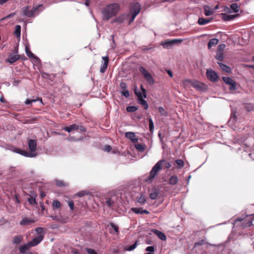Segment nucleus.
Here are the masks:
<instances>
[{
  "instance_id": "obj_1",
  "label": "nucleus",
  "mask_w": 254,
  "mask_h": 254,
  "mask_svg": "<svg viewBox=\"0 0 254 254\" xmlns=\"http://www.w3.org/2000/svg\"><path fill=\"white\" fill-rule=\"evenodd\" d=\"M119 10L120 5L118 3H114L108 5L102 11L103 19L107 21L109 20L116 15Z\"/></svg>"
},
{
  "instance_id": "obj_2",
  "label": "nucleus",
  "mask_w": 254,
  "mask_h": 254,
  "mask_svg": "<svg viewBox=\"0 0 254 254\" xmlns=\"http://www.w3.org/2000/svg\"><path fill=\"white\" fill-rule=\"evenodd\" d=\"M28 147L31 152L24 150L15 147L13 149L14 152L21 154L27 157H34L36 156V154L33 153L32 152L35 151L37 148L36 141L34 139H30L28 141Z\"/></svg>"
},
{
  "instance_id": "obj_3",
  "label": "nucleus",
  "mask_w": 254,
  "mask_h": 254,
  "mask_svg": "<svg viewBox=\"0 0 254 254\" xmlns=\"http://www.w3.org/2000/svg\"><path fill=\"white\" fill-rule=\"evenodd\" d=\"M182 84L185 88L192 87L199 91H204L207 89V86L206 84L197 80L187 79L184 80Z\"/></svg>"
},
{
  "instance_id": "obj_4",
  "label": "nucleus",
  "mask_w": 254,
  "mask_h": 254,
  "mask_svg": "<svg viewBox=\"0 0 254 254\" xmlns=\"http://www.w3.org/2000/svg\"><path fill=\"white\" fill-rule=\"evenodd\" d=\"M140 88L142 92L137 90V87L135 86L134 88V92L135 94L136 95L138 100V103L141 105L145 110H147L148 108V105L146 101L143 98H146L147 97L146 90L143 87V85L140 86Z\"/></svg>"
},
{
  "instance_id": "obj_5",
  "label": "nucleus",
  "mask_w": 254,
  "mask_h": 254,
  "mask_svg": "<svg viewBox=\"0 0 254 254\" xmlns=\"http://www.w3.org/2000/svg\"><path fill=\"white\" fill-rule=\"evenodd\" d=\"M162 161H159L153 167L148 178L145 180V182L150 183L152 182L153 179L158 174V172L161 170Z\"/></svg>"
},
{
  "instance_id": "obj_6",
  "label": "nucleus",
  "mask_w": 254,
  "mask_h": 254,
  "mask_svg": "<svg viewBox=\"0 0 254 254\" xmlns=\"http://www.w3.org/2000/svg\"><path fill=\"white\" fill-rule=\"evenodd\" d=\"M43 5L40 4L37 6H34L31 9H29V6H26L23 8V14L28 17H31L34 15L35 12H36L40 9V10H43Z\"/></svg>"
},
{
  "instance_id": "obj_7",
  "label": "nucleus",
  "mask_w": 254,
  "mask_h": 254,
  "mask_svg": "<svg viewBox=\"0 0 254 254\" xmlns=\"http://www.w3.org/2000/svg\"><path fill=\"white\" fill-rule=\"evenodd\" d=\"M237 221L241 222L242 227L245 228L251 225H254V223H253V222L254 221V216L252 214L244 218H239L236 220V222Z\"/></svg>"
},
{
  "instance_id": "obj_8",
  "label": "nucleus",
  "mask_w": 254,
  "mask_h": 254,
  "mask_svg": "<svg viewBox=\"0 0 254 254\" xmlns=\"http://www.w3.org/2000/svg\"><path fill=\"white\" fill-rule=\"evenodd\" d=\"M139 71L142 73L147 82L152 85L154 84V81L151 74L143 66L139 67Z\"/></svg>"
},
{
  "instance_id": "obj_9",
  "label": "nucleus",
  "mask_w": 254,
  "mask_h": 254,
  "mask_svg": "<svg viewBox=\"0 0 254 254\" xmlns=\"http://www.w3.org/2000/svg\"><path fill=\"white\" fill-rule=\"evenodd\" d=\"M206 75L207 78L212 82H215L218 80V74L211 68L207 70Z\"/></svg>"
},
{
  "instance_id": "obj_10",
  "label": "nucleus",
  "mask_w": 254,
  "mask_h": 254,
  "mask_svg": "<svg viewBox=\"0 0 254 254\" xmlns=\"http://www.w3.org/2000/svg\"><path fill=\"white\" fill-rule=\"evenodd\" d=\"M182 39H175L171 40H168L162 42L161 45L164 48L169 49L171 48L173 45L181 43L182 42Z\"/></svg>"
},
{
  "instance_id": "obj_11",
  "label": "nucleus",
  "mask_w": 254,
  "mask_h": 254,
  "mask_svg": "<svg viewBox=\"0 0 254 254\" xmlns=\"http://www.w3.org/2000/svg\"><path fill=\"white\" fill-rule=\"evenodd\" d=\"M222 79L226 84L230 85V90L234 91L236 89L237 83L231 78L229 77H223Z\"/></svg>"
},
{
  "instance_id": "obj_12",
  "label": "nucleus",
  "mask_w": 254,
  "mask_h": 254,
  "mask_svg": "<svg viewBox=\"0 0 254 254\" xmlns=\"http://www.w3.org/2000/svg\"><path fill=\"white\" fill-rule=\"evenodd\" d=\"M117 200V197L116 196L114 195L110 197L106 198L105 203L108 207L113 208L116 206Z\"/></svg>"
},
{
  "instance_id": "obj_13",
  "label": "nucleus",
  "mask_w": 254,
  "mask_h": 254,
  "mask_svg": "<svg viewBox=\"0 0 254 254\" xmlns=\"http://www.w3.org/2000/svg\"><path fill=\"white\" fill-rule=\"evenodd\" d=\"M140 11V5L138 2L132 4L130 7V13L131 14L137 15Z\"/></svg>"
},
{
  "instance_id": "obj_14",
  "label": "nucleus",
  "mask_w": 254,
  "mask_h": 254,
  "mask_svg": "<svg viewBox=\"0 0 254 254\" xmlns=\"http://www.w3.org/2000/svg\"><path fill=\"white\" fill-rule=\"evenodd\" d=\"M21 58V56L19 55H13L9 54L8 58L5 59V62L7 63H9L10 64H12L14 63L15 62L18 61L19 59Z\"/></svg>"
},
{
  "instance_id": "obj_15",
  "label": "nucleus",
  "mask_w": 254,
  "mask_h": 254,
  "mask_svg": "<svg viewBox=\"0 0 254 254\" xmlns=\"http://www.w3.org/2000/svg\"><path fill=\"white\" fill-rule=\"evenodd\" d=\"M102 59L104 63L101 65L100 69V71L102 73H104L107 68L109 63V57L108 56L103 57Z\"/></svg>"
},
{
  "instance_id": "obj_16",
  "label": "nucleus",
  "mask_w": 254,
  "mask_h": 254,
  "mask_svg": "<svg viewBox=\"0 0 254 254\" xmlns=\"http://www.w3.org/2000/svg\"><path fill=\"white\" fill-rule=\"evenodd\" d=\"M43 238H44L43 236L39 235V236L33 238L31 241L29 242V243L31 245V247L36 246L42 241V240L43 239Z\"/></svg>"
},
{
  "instance_id": "obj_17",
  "label": "nucleus",
  "mask_w": 254,
  "mask_h": 254,
  "mask_svg": "<svg viewBox=\"0 0 254 254\" xmlns=\"http://www.w3.org/2000/svg\"><path fill=\"white\" fill-rule=\"evenodd\" d=\"M125 136L134 143H135L138 141V138L136 137L135 133L133 132H127L126 133Z\"/></svg>"
},
{
  "instance_id": "obj_18",
  "label": "nucleus",
  "mask_w": 254,
  "mask_h": 254,
  "mask_svg": "<svg viewBox=\"0 0 254 254\" xmlns=\"http://www.w3.org/2000/svg\"><path fill=\"white\" fill-rule=\"evenodd\" d=\"M131 210L136 214H149V211L147 210H143L141 208L132 207Z\"/></svg>"
},
{
  "instance_id": "obj_19",
  "label": "nucleus",
  "mask_w": 254,
  "mask_h": 254,
  "mask_svg": "<svg viewBox=\"0 0 254 254\" xmlns=\"http://www.w3.org/2000/svg\"><path fill=\"white\" fill-rule=\"evenodd\" d=\"M221 15H222V19L224 21L231 20L239 15V14H233V15H229V14H227L226 13H221Z\"/></svg>"
},
{
  "instance_id": "obj_20",
  "label": "nucleus",
  "mask_w": 254,
  "mask_h": 254,
  "mask_svg": "<svg viewBox=\"0 0 254 254\" xmlns=\"http://www.w3.org/2000/svg\"><path fill=\"white\" fill-rule=\"evenodd\" d=\"M35 221L32 218H24L20 222V225L22 226H26L34 223Z\"/></svg>"
},
{
  "instance_id": "obj_21",
  "label": "nucleus",
  "mask_w": 254,
  "mask_h": 254,
  "mask_svg": "<svg viewBox=\"0 0 254 254\" xmlns=\"http://www.w3.org/2000/svg\"><path fill=\"white\" fill-rule=\"evenodd\" d=\"M152 231L161 240L165 241L166 239V235L161 231L156 229H153Z\"/></svg>"
},
{
  "instance_id": "obj_22",
  "label": "nucleus",
  "mask_w": 254,
  "mask_h": 254,
  "mask_svg": "<svg viewBox=\"0 0 254 254\" xmlns=\"http://www.w3.org/2000/svg\"><path fill=\"white\" fill-rule=\"evenodd\" d=\"M63 129L68 132H70L73 130H78V125L74 124L69 127H65Z\"/></svg>"
},
{
  "instance_id": "obj_23",
  "label": "nucleus",
  "mask_w": 254,
  "mask_h": 254,
  "mask_svg": "<svg viewBox=\"0 0 254 254\" xmlns=\"http://www.w3.org/2000/svg\"><path fill=\"white\" fill-rule=\"evenodd\" d=\"M30 247H32L29 243L21 246L19 248V252L22 254L26 253V251H28Z\"/></svg>"
},
{
  "instance_id": "obj_24",
  "label": "nucleus",
  "mask_w": 254,
  "mask_h": 254,
  "mask_svg": "<svg viewBox=\"0 0 254 254\" xmlns=\"http://www.w3.org/2000/svg\"><path fill=\"white\" fill-rule=\"evenodd\" d=\"M203 9L204 10V14L205 16H209L213 14L214 10L212 8H211L208 5H204L203 6Z\"/></svg>"
},
{
  "instance_id": "obj_25",
  "label": "nucleus",
  "mask_w": 254,
  "mask_h": 254,
  "mask_svg": "<svg viewBox=\"0 0 254 254\" xmlns=\"http://www.w3.org/2000/svg\"><path fill=\"white\" fill-rule=\"evenodd\" d=\"M219 42V40L216 38H213L209 41L208 43V48L210 49L212 47L215 46Z\"/></svg>"
},
{
  "instance_id": "obj_26",
  "label": "nucleus",
  "mask_w": 254,
  "mask_h": 254,
  "mask_svg": "<svg viewBox=\"0 0 254 254\" xmlns=\"http://www.w3.org/2000/svg\"><path fill=\"white\" fill-rule=\"evenodd\" d=\"M178 177L176 175H173L169 179V183L171 185H175L178 183Z\"/></svg>"
},
{
  "instance_id": "obj_27",
  "label": "nucleus",
  "mask_w": 254,
  "mask_h": 254,
  "mask_svg": "<svg viewBox=\"0 0 254 254\" xmlns=\"http://www.w3.org/2000/svg\"><path fill=\"white\" fill-rule=\"evenodd\" d=\"M41 76H42V77L44 78H47L51 80V81H53L54 80V78L55 77V75L52 74H49L45 72H41Z\"/></svg>"
},
{
  "instance_id": "obj_28",
  "label": "nucleus",
  "mask_w": 254,
  "mask_h": 254,
  "mask_svg": "<svg viewBox=\"0 0 254 254\" xmlns=\"http://www.w3.org/2000/svg\"><path fill=\"white\" fill-rule=\"evenodd\" d=\"M211 19L199 18L197 23L200 25H205L210 22Z\"/></svg>"
},
{
  "instance_id": "obj_29",
  "label": "nucleus",
  "mask_w": 254,
  "mask_h": 254,
  "mask_svg": "<svg viewBox=\"0 0 254 254\" xmlns=\"http://www.w3.org/2000/svg\"><path fill=\"white\" fill-rule=\"evenodd\" d=\"M126 18V15L124 14H123L122 15L119 16V17L116 18L114 21H112V22H118L120 23H123Z\"/></svg>"
},
{
  "instance_id": "obj_30",
  "label": "nucleus",
  "mask_w": 254,
  "mask_h": 254,
  "mask_svg": "<svg viewBox=\"0 0 254 254\" xmlns=\"http://www.w3.org/2000/svg\"><path fill=\"white\" fill-rule=\"evenodd\" d=\"M23 240V236L22 235H18L14 237L13 239V243L14 244H19Z\"/></svg>"
},
{
  "instance_id": "obj_31",
  "label": "nucleus",
  "mask_w": 254,
  "mask_h": 254,
  "mask_svg": "<svg viewBox=\"0 0 254 254\" xmlns=\"http://www.w3.org/2000/svg\"><path fill=\"white\" fill-rule=\"evenodd\" d=\"M159 161H162L161 167H164L165 169H169L171 167V164L167 161L165 159H161Z\"/></svg>"
},
{
  "instance_id": "obj_32",
  "label": "nucleus",
  "mask_w": 254,
  "mask_h": 254,
  "mask_svg": "<svg viewBox=\"0 0 254 254\" xmlns=\"http://www.w3.org/2000/svg\"><path fill=\"white\" fill-rule=\"evenodd\" d=\"M28 201L31 205H36L37 204V202L36 201V196L35 195H30V197L28 198Z\"/></svg>"
},
{
  "instance_id": "obj_33",
  "label": "nucleus",
  "mask_w": 254,
  "mask_h": 254,
  "mask_svg": "<svg viewBox=\"0 0 254 254\" xmlns=\"http://www.w3.org/2000/svg\"><path fill=\"white\" fill-rule=\"evenodd\" d=\"M39 100L40 101V102L41 103L43 104L42 99L41 98H39V97H37L36 99H27L25 101V104L26 105H29V104L32 103V102H35Z\"/></svg>"
},
{
  "instance_id": "obj_34",
  "label": "nucleus",
  "mask_w": 254,
  "mask_h": 254,
  "mask_svg": "<svg viewBox=\"0 0 254 254\" xmlns=\"http://www.w3.org/2000/svg\"><path fill=\"white\" fill-rule=\"evenodd\" d=\"M218 64H219V66L220 67V68L223 71H226L227 72H229L230 71V68H229V67H228V66H227L225 64H222V63H218Z\"/></svg>"
},
{
  "instance_id": "obj_35",
  "label": "nucleus",
  "mask_w": 254,
  "mask_h": 254,
  "mask_svg": "<svg viewBox=\"0 0 254 254\" xmlns=\"http://www.w3.org/2000/svg\"><path fill=\"white\" fill-rule=\"evenodd\" d=\"M25 52L27 55L31 59L35 58V55L30 51L27 46L25 47Z\"/></svg>"
},
{
  "instance_id": "obj_36",
  "label": "nucleus",
  "mask_w": 254,
  "mask_h": 254,
  "mask_svg": "<svg viewBox=\"0 0 254 254\" xmlns=\"http://www.w3.org/2000/svg\"><path fill=\"white\" fill-rule=\"evenodd\" d=\"M230 8L233 10L234 12H238L239 10V6L237 3H232L230 5Z\"/></svg>"
},
{
  "instance_id": "obj_37",
  "label": "nucleus",
  "mask_w": 254,
  "mask_h": 254,
  "mask_svg": "<svg viewBox=\"0 0 254 254\" xmlns=\"http://www.w3.org/2000/svg\"><path fill=\"white\" fill-rule=\"evenodd\" d=\"M176 163L178 165V168L181 169L184 166L185 163L181 159H177L175 160Z\"/></svg>"
},
{
  "instance_id": "obj_38",
  "label": "nucleus",
  "mask_w": 254,
  "mask_h": 254,
  "mask_svg": "<svg viewBox=\"0 0 254 254\" xmlns=\"http://www.w3.org/2000/svg\"><path fill=\"white\" fill-rule=\"evenodd\" d=\"M21 33V26L17 25L15 26L14 34L17 37H19L20 36Z\"/></svg>"
},
{
  "instance_id": "obj_39",
  "label": "nucleus",
  "mask_w": 254,
  "mask_h": 254,
  "mask_svg": "<svg viewBox=\"0 0 254 254\" xmlns=\"http://www.w3.org/2000/svg\"><path fill=\"white\" fill-rule=\"evenodd\" d=\"M127 111L129 113L134 112L137 110V108L134 106H128L127 107Z\"/></svg>"
},
{
  "instance_id": "obj_40",
  "label": "nucleus",
  "mask_w": 254,
  "mask_h": 254,
  "mask_svg": "<svg viewBox=\"0 0 254 254\" xmlns=\"http://www.w3.org/2000/svg\"><path fill=\"white\" fill-rule=\"evenodd\" d=\"M135 148L140 152H143L145 150L144 146L141 144H137L135 145Z\"/></svg>"
},
{
  "instance_id": "obj_41",
  "label": "nucleus",
  "mask_w": 254,
  "mask_h": 254,
  "mask_svg": "<svg viewBox=\"0 0 254 254\" xmlns=\"http://www.w3.org/2000/svg\"><path fill=\"white\" fill-rule=\"evenodd\" d=\"M149 127L150 131L152 133L154 130V124L151 118H149Z\"/></svg>"
},
{
  "instance_id": "obj_42",
  "label": "nucleus",
  "mask_w": 254,
  "mask_h": 254,
  "mask_svg": "<svg viewBox=\"0 0 254 254\" xmlns=\"http://www.w3.org/2000/svg\"><path fill=\"white\" fill-rule=\"evenodd\" d=\"M146 201V198L143 194H141L139 197L137 198V202L143 204Z\"/></svg>"
},
{
  "instance_id": "obj_43",
  "label": "nucleus",
  "mask_w": 254,
  "mask_h": 254,
  "mask_svg": "<svg viewBox=\"0 0 254 254\" xmlns=\"http://www.w3.org/2000/svg\"><path fill=\"white\" fill-rule=\"evenodd\" d=\"M159 112L160 113L161 116H167L168 113L164 109V108L162 107H159L158 108Z\"/></svg>"
},
{
  "instance_id": "obj_44",
  "label": "nucleus",
  "mask_w": 254,
  "mask_h": 254,
  "mask_svg": "<svg viewBox=\"0 0 254 254\" xmlns=\"http://www.w3.org/2000/svg\"><path fill=\"white\" fill-rule=\"evenodd\" d=\"M137 241H136L135 243L133 244L132 245H131L127 248H126V250L128 251H131L133 250L137 246Z\"/></svg>"
},
{
  "instance_id": "obj_45",
  "label": "nucleus",
  "mask_w": 254,
  "mask_h": 254,
  "mask_svg": "<svg viewBox=\"0 0 254 254\" xmlns=\"http://www.w3.org/2000/svg\"><path fill=\"white\" fill-rule=\"evenodd\" d=\"M158 196V192L157 191H155L154 192H152L150 194V198L151 199H155Z\"/></svg>"
},
{
  "instance_id": "obj_46",
  "label": "nucleus",
  "mask_w": 254,
  "mask_h": 254,
  "mask_svg": "<svg viewBox=\"0 0 254 254\" xmlns=\"http://www.w3.org/2000/svg\"><path fill=\"white\" fill-rule=\"evenodd\" d=\"M225 47V45L224 44H220L217 47V52L222 53Z\"/></svg>"
},
{
  "instance_id": "obj_47",
  "label": "nucleus",
  "mask_w": 254,
  "mask_h": 254,
  "mask_svg": "<svg viewBox=\"0 0 254 254\" xmlns=\"http://www.w3.org/2000/svg\"><path fill=\"white\" fill-rule=\"evenodd\" d=\"M216 59L219 61H222L223 60V55L222 53L217 52V55L216 56Z\"/></svg>"
},
{
  "instance_id": "obj_48",
  "label": "nucleus",
  "mask_w": 254,
  "mask_h": 254,
  "mask_svg": "<svg viewBox=\"0 0 254 254\" xmlns=\"http://www.w3.org/2000/svg\"><path fill=\"white\" fill-rule=\"evenodd\" d=\"M61 203L58 200H54L53 202V206L54 208L58 209L60 207Z\"/></svg>"
},
{
  "instance_id": "obj_49",
  "label": "nucleus",
  "mask_w": 254,
  "mask_h": 254,
  "mask_svg": "<svg viewBox=\"0 0 254 254\" xmlns=\"http://www.w3.org/2000/svg\"><path fill=\"white\" fill-rule=\"evenodd\" d=\"M110 225L114 229V230L115 231L116 233L118 234L119 233V227H118V226L117 225H116V224H114L113 223H111L110 224Z\"/></svg>"
},
{
  "instance_id": "obj_50",
  "label": "nucleus",
  "mask_w": 254,
  "mask_h": 254,
  "mask_svg": "<svg viewBox=\"0 0 254 254\" xmlns=\"http://www.w3.org/2000/svg\"><path fill=\"white\" fill-rule=\"evenodd\" d=\"M145 251L150 253H153L154 247L153 246H148L146 248Z\"/></svg>"
},
{
  "instance_id": "obj_51",
  "label": "nucleus",
  "mask_w": 254,
  "mask_h": 254,
  "mask_svg": "<svg viewBox=\"0 0 254 254\" xmlns=\"http://www.w3.org/2000/svg\"><path fill=\"white\" fill-rule=\"evenodd\" d=\"M68 204L70 207L71 210H73L74 209V202L72 200H69L68 201Z\"/></svg>"
},
{
  "instance_id": "obj_52",
  "label": "nucleus",
  "mask_w": 254,
  "mask_h": 254,
  "mask_svg": "<svg viewBox=\"0 0 254 254\" xmlns=\"http://www.w3.org/2000/svg\"><path fill=\"white\" fill-rule=\"evenodd\" d=\"M78 130H79L82 132H85L86 131V128L83 126L78 125Z\"/></svg>"
},
{
  "instance_id": "obj_53",
  "label": "nucleus",
  "mask_w": 254,
  "mask_h": 254,
  "mask_svg": "<svg viewBox=\"0 0 254 254\" xmlns=\"http://www.w3.org/2000/svg\"><path fill=\"white\" fill-rule=\"evenodd\" d=\"M87 252L89 254H97L95 251L92 249H87Z\"/></svg>"
},
{
  "instance_id": "obj_54",
  "label": "nucleus",
  "mask_w": 254,
  "mask_h": 254,
  "mask_svg": "<svg viewBox=\"0 0 254 254\" xmlns=\"http://www.w3.org/2000/svg\"><path fill=\"white\" fill-rule=\"evenodd\" d=\"M122 95L125 96L127 98L129 96V93L128 91H127V90L122 91Z\"/></svg>"
},
{
  "instance_id": "obj_55",
  "label": "nucleus",
  "mask_w": 254,
  "mask_h": 254,
  "mask_svg": "<svg viewBox=\"0 0 254 254\" xmlns=\"http://www.w3.org/2000/svg\"><path fill=\"white\" fill-rule=\"evenodd\" d=\"M57 185L59 187H64L65 183L62 181H58L57 182Z\"/></svg>"
},
{
  "instance_id": "obj_56",
  "label": "nucleus",
  "mask_w": 254,
  "mask_h": 254,
  "mask_svg": "<svg viewBox=\"0 0 254 254\" xmlns=\"http://www.w3.org/2000/svg\"><path fill=\"white\" fill-rule=\"evenodd\" d=\"M15 15V13H10L9 14H8V15H7L6 16H5V17H4L3 18L1 19V20H3L4 19H8L9 18H11L12 17H13L14 15Z\"/></svg>"
},
{
  "instance_id": "obj_57",
  "label": "nucleus",
  "mask_w": 254,
  "mask_h": 254,
  "mask_svg": "<svg viewBox=\"0 0 254 254\" xmlns=\"http://www.w3.org/2000/svg\"><path fill=\"white\" fill-rule=\"evenodd\" d=\"M104 150L105 151L108 152H109L110 151H111L112 150V147H111V146L109 145H106L105 146V148H104Z\"/></svg>"
},
{
  "instance_id": "obj_58",
  "label": "nucleus",
  "mask_w": 254,
  "mask_h": 254,
  "mask_svg": "<svg viewBox=\"0 0 254 254\" xmlns=\"http://www.w3.org/2000/svg\"><path fill=\"white\" fill-rule=\"evenodd\" d=\"M237 118L236 113L233 112L231 116V120L233 119L234 121L236 120Z\"/></svg>"
},
{
  "instance_id": "obj_59",
  "label": "nucleus",
  "mask_w": 254,
  "mask_h": 254,
  "mask_svg": "<svg viewBox=\"0 0 254 254\" xmlns=\"http://www.w3.org/2000/svg\"><path fill=\"white\" fill-rule=\"evenodd\" d=\"M204 244V241L201 240L200 242H196L194 244V246L202 245Z\"/></svg>"
},
{
  "instance_id": "obj_60",
  "label": "nucleus",
  "mask_w": 254,
  "mask_h": 254,
  "mask_svg": "<svg viewBox=\"0 0 254 254\" xmlns=\"http://www.w3.org/2000/svg\"><path fill=\"white\" fill-rule=\"evenodd\" d=\"M120 86L121 87L122 89H126L127 88V85H126V83L125 82H122L120 84Z\"/></svg>"
},
{
  "instance_id": "obj_61",
  "label": "nucleus",
  "mask_w": 254,
  "mask_h": 254,
  "mask_svg": "<svg viewBox=\"0 0 254 254\" xmlns=\"http://www.w3.org/2000/svg\"><path fill=\"white\" fill-rule=\"evenodd\" d=\"M36 231L38 233L41 234L43 232V229L42 228L39 227L36 228Z\"/></svg>"
},
{
  "instance_id": "obj_62",
  "label": "nucleus",
  "mask_w": 254,
  "mask_h": 254,
  "mask_svg": "<svg viewBox=\"0 0 254 254\" xmlns=\"http://www.w3.org/2000/svg\"><path fill=\"white\" fill-rule=\"evenodd\" d=\"M136 16V15H135L134 14H131V17L129 21V24H130L134 20Z\"/></svg>"
},
{
  "instance_id": "obj_63",
  "label": "nucleus",
  "mask_w": 254,
  "mask_h": 254,
  "mask_svg": "<svg viewBox=\"0 0 254 254\" xmlns=\"http://www.w3.org/2000/svg\"><path fill=\"white\" fill-rule=\"evenodd\" d=\"M46 196V194L44 191H41L40 196L41 198H43Z\"/></svg>"
},
{
  "instance_id": "obj_64",
  "label": "nucleus",
  "mask_w": 254,
  "mask_h": 254,
  "mask_svg": "<svg viewBox=\"0 0 254 254\" xmlns=\"http://www.w3.org/2000/svg\"><path fill=\"white\" fill-rule=\"evenodd\" d=\"M0 102L1 103H5V100L4 99V97H3V96H2L0 98Z\"/></svg>"
}]
</instances>
